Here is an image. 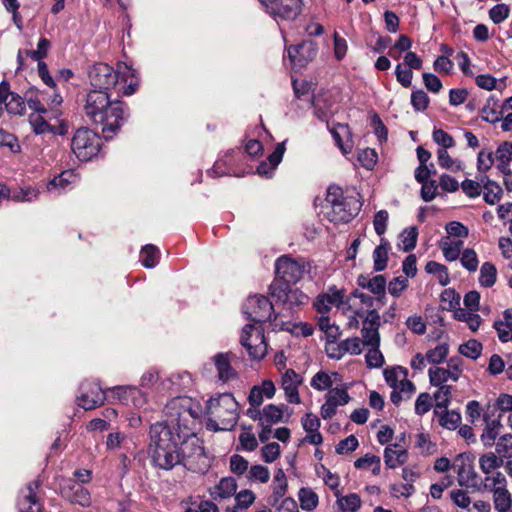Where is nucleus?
<instances>
[{"mask_svg":"<svg viewBox=\"0 0 512 512\" xmlns=\"http://www.w3.org/2000/svg\"><path fill=\"white\" fill-rule=\"evenodd\" d=\"M85 113L92 122L102 125L106 137L119 129L126 119L123 103L111 101L105 91L91 90L87 94Z\"/></svg>","mask_w":512,"mask_h":512,"instance_id":"1","label":"nucleus"},{"mask_svg":"<svg viewBox=\"0 0 512 512\" xmlns=\"http://www.w3.org/2000/svg\"><path fill=\"white\" fill-rule=\"evenodd\" d=\"M181 438L180 432L171 430L164 423L151 425L149 449L153 464L164 470L180 465L178 445Z\"/></svg>","mask_w":512,"mask_h":512,"instance_id":"2","label":"nucleus"},{"mask_svg":"<svg viewBox=\"0 0 512 512\" xmlns=\"http://www.w3.org/2000/svg\"><path fill=\"white\" fill-rule=\"evenodd\" d=\"M205 414L211 430H231L238 422V403L230 393L218 394L207 401Z\"/></svg>","mask_w":512,"mask_h":512,"instance_id":"3","label":"nucleus"},{"mask_svg":"<svg viewBox=\"0 0 512 512\" xmlns=\"http://www.w3.org/2000/svg\"><path fill=\"white\" fill-rule=\"evenodd\" d=\"M166 426L175 432L193 429L200 415L199 404L190 397L179 396L171 399L164 408Z\"/></svg>","mask_w":512,"mask_h":512,"instance_id":"4","label":"nucleus"},{"mask_svg":"<svg viewBox=\"0 0 512 512\" xmlns=\"http://www.w3.org/2000/svg\"><path fill=\"white\" fill-rule=\"evenodd\" d=\"M180 433L182 434L178 445L180 465L195 473H205L210 464L201 440L196 436L193 429Z\"/></svg>","mask_w":512,"mask_h":512,"instance_id":"5","label":"nucleus"},{"mask_svg":"<svg viewBox=\"0 0 512 512\" xmlns=\"http://www.w3.org/2000/svg\"><path fill=\"white\" fill-rule=\"evenodd\" d=\"M323 208L324 216L334 223H347L359 211L356 201L345 197L343 190L335 185L329 186Z\"/></svg>","mask_w":512,"mask_h":512,"instance_id":"6","label":"nucleus"},{"mask_svg":"<svg viewBox=\"0 0 512 512\" xmlns=\"http://www.w3.org/2000/svg\"><path fill=\"white\" fill-rule=\"evenodd\" d=\"M101 148V138L93 130L81 127L71 139V150L80 161H89L98 155Z\"/></svg>","mask_w":512,"mask_h":512,"instance_id":"7","label":"nucleus"},{"mask_svg":"<svg viewBox=\"0 0 512 512\" xmlns=\"http://www.w3.org/2000/svg\"><path fill=\"white\" fill-rule=\"evenodd\" d=\"M239 341L251 360L260 361L266 357L268 343L261 325L246 324L242 328Z\"/></svg>","mask_w":512,"mask_h":512,"instance_id":"8","label":"nucleus"},{"mask_svg":"<svg viewBox=\"0 0 512 512\" xmlns=\"http://www.w3.org/2000/svg\"><path fill=\"white\" fill-rule=\"evenodd\" d=\"M243 314L254 324L267 320H276L274 307L268 297L264 295L249 296L243 304Z\"/></svg>","mask_w":512,"mask_h":512,"instance_id":"9","label":"nucleus"},{"mask_svg":"<svg viewBox=\"0 0 512 512\" xmlns=\"http://www.w3.org/2000/svg\"><path fill=\"white\" fill-rule=\"evenodd\" d=\"M275 272L277 277L284 281L283 284H295L307 272V265L303 260H296L290 256L283 255L275 262Z\"/></svg>","mask_w":512,"mask_h":512,"instance_id":"10","label":"nucleus"},{"mask_svg":"<svg viewBox=\"0 0 512 512\" xmlns=\"http://www.w3.org/2000/svg\"><path fill=\"white\" fill-rule=\"evenodd\" d=\"M267 9V12L280 21H293L301 12L302 0H259Z\"/></svg>","mask_w":512,"mask_h":512,"instance_id":"11","label":"nucleus"},{"mask_svg":"<svg viewBox=\"0 0 512 512\" xmlns=\"http://www.w3.org/2000/svg\"><path fill=\"white\" fill-rule=\"evenodd\" d=\"M107 398L118 401L128 408H142L147 401L146 395L135 386H117L107 389Z\"/></svg>","mask_w":512,"mask_h":512,"instance_id":"12","label":"nucleus"},{"mask_svg":"<svg viewBox=\"0 0 512 512\" xmlns=\"http://www.w3.org/2000/svg\"><path fill=\"white\" fill-rule=\"evenodd\" d=\"M88 76L93 90L107 92L117 84V73L106 63L94 64L90 68Z\"/></svg>","mask_w":512,"mask_h":512,"instance_id":"13","label":"nucleus"},{"mask_svg":"<svg viewBox=\"0 0 512 512\" xmlns=\"http://www.w3.org/2000/svg\"><path fill=\"white\" fill-rule=\"evenodd\" d=\"M107 397V390H103L98 382L85 381L80 386V395L77 403L85 410L101 406Z\"/></svg>","mask_w":512,"mask_h":512,"instance_id":"14","label":"nucleus"},{"mask_svg":"<svg viewBox=\"0 0 512 512\" xmlns=\"http://www.w3.org/2000/svg\"><path fill=\"white\" fill-rule=\"evenodd\" d=\"M271 288L272 295L287 309L293 310L307 305L309 302V297L298 288L290 287L287 284L273 285Z\"/></svg>","mask_w":512,"mask_h":512,"instance_id":"15","label":"nucleus"},{"mask_svg":"<svg viewBox=\"0 0 512 512\" xmlns=\"http://www.w3.org/2000/svg\"><path fill=\"white\" fill-rule=\"evenodd\" d=\"M318 46L312 40H304L287 48L288 57L294 69L306 66L317 55Z\"/></svg>","mask_w":512,"mask_h":512,"instance_id":"16","label":"nucleus"},{"mask_svg":"<svg viewBox=\"0 0 512 512\" xmlns=\"http://www.w3.org/2000/svg\"><path fill=\"white\" fill-rule=\"evenodd\" d=\"M61 495L71 504H77L82 507L91 505L90 492L74 479H65L60 485Z\"/></svg>","mask_w":512,"mask_h":512,"instance_id":"17","label":"nucleus"},{"mask_svg":"<svg viewBox=\"0 0 512 512\" xmlns=\"http://www.w3.org/2000/svg\"><path fill=\"white\" fill-rule=\"evenodd\" d=\"M350 401V396L346 389L331 388L325 395V402L320 408V414L323 419H331L337 412L339 406H344Z\"/></svg>","mask_w":512,"mask_h":512,"instance_id":"18","label":"nucleus"},{"mask_svg":"<svg viewBox=\"0 0 512 512\" xmlns=\"http://www.w3.org/2000/svg\"><path fill=\"white\" fill-rule=\"evenodd\" d=\"M453 468L457 472V480L460 486L473 489L478 487V474L467 457L459 455L453 463Z\"/></svg>","mask_w":512,"mask_h":512,"instance_id":"19","label":"nucleus"},{"mask_svg":"<svg viewBox=\"0 0 512 512\" xmlns=\"http://www.w3.org/2000/svg\"><path fill=\"white\" fill-rule=\"evenodd\" d=\"M380 315L377 309L367 311L361 330L362 342L366 346H380Z\"/></svg>","mask_w":512,"mask_h":512,"instance_id":"20","label":"nucleus"},{"mask_svg":"<svg viewBox=\"0 0 512 512\" xmlns=\"http://www.w3.org/2000/svg\"><path fill=\"white\" fill-rule=\"evenodd\" d=\"M236 359L237 356L233 352H221L213 356L212 361L220 381L226 383L238 378V373L232 366Z\"/></svg>","mask_w":512,"mask_h":512,"instance_id":"21","label":"nucleus"},{"mask_svg":"<svg viewBox=\"0 0 512 512\" xmlns=\"http://www.w3.org/2000/svg\"><path fill=\"white\" fill-rule=\"evenodd\" d=\"M40 487L38 480L29 482L20 492L18 500L19 512H43L42 504L37 496Z\"/></svg>","mask_w":512,"mask_h":512,"instance_id":"22","label":"nucleus"},{"mask_svg":"<svg viewBox=\"0 0 512 512\" xmlns=\"http://www.w3.org/2000/svg\"><path fill=\"white\" fill-rule=\"evenodd\" d=\"M302 382V376L293 369H286L282 373L281 388L285 393V398L288 403L299 404L301 402L298 389Z\"/></svg>","mask_w":512,"mask_h":512,"instance_id":"23","label":"nucleus"},{"mask_svg":"<svg viewBox=\"0 0 512 512\" xmlns=\"http://www.w3.org/2000/svg\"><path fill=\"white\" fill-rule=\"evenodd\" d=\"M117 83H124L122 94L130 96L134 94L139 86V77L137 71L125 62L117 64Z\"/></svg>","mask_w":512,"mask_h":512,"instance_id":"24","label":"nucleus"},{"mask_svg":"<svg viewBox=\"0 0 512 512\" xmlns=\"http://www.w3.org/2000/svg\"><path fill=\"white\" fill-rule=\"evenodd\" d=\"M78 181V174L74 170H65L47 182L46 190L50 194L58 196L71 189Z\"/></svg>","mask_w":512,"mask_h":512,"instance_id":"25","label":"nucleus"},{"mask_svg":"<svg viewBox=\"0 0 512 512\" xmlns=\"http://www.w3.org/2000/svg\"><path fill=\"white\" fill-rule=\"evenodd\" d=\"M383 375L386 383L393 389L390 396L391 401L398 405L402 401V396L397 391V387L407 378L408 371L401 366H394L384 369Z\"/></svg>","mask_w":512,"mask_h":512,"instance_id":"26","label":"nucleus"},{"mask_svg":"<svg viewBox=\"0 0 512 512\" xmlns=\"http://www.w3.org/2000/svg\"><path fill=\"white\" fill-rule=\"evenodd\" d=\"M358 284L362 288L368 289L372 294L375 295L378 305H384L386 303V279L383 275H376L372 278L360 276L358 278Z\"/></svg>","mask_w":512,"mask_h":512,"instance_id":"27","label":"nucleus"},{"mask_svg":"<svg viewBox=\"0 0 512 512\" xmlns=\"http://www.w3.org/2000/svg\"><path fill=\"white\" fill-rule=\"evenodd\" d=\"M461 375V369L457 363L451 361L447 368L436 367L429 369V378L432 385L446 384L447 381H457Z\"/></svg>","mask_w":512,"mask_h":512,"instance_id":"28","label":"nucleus"},{"mask_svg":"<svg viewBox=\"0 0 512 512\" xmlns=\"http://www.w3.org/2000/svg\"><path fill=\"white\" fill-rule=\"evenodd\" d=\"M344 290L335 286L330 287L327 292L319 295L314 302V306L318 312L323 313L329 311L332 307H339L343 301Z\"/></svg>","mask_w":512,"mask_h":512,"instance_id":"29","label":"nucleus"},{"mask_svg":"<svg viewBox=\"0 0 512 512\" xmlns=\"http://www.w3.org/2000/svg\"><path fill=\"white\" fill-rule=\"evenodd\" d=\"M285 143L286 141L278 143L274 151L269 155L268 162L264 161L258 165L257 173L260 176L265 178H271L273 176L275 169L283 159Z\"/></svg>","mask_w":512,"mask_h":512,"instance_id":"30","label":"nucleus"},{"mask_svg":"<svg viewBox=\"0 0 512 512\" xmlns=\"http://www.w3.org/2000/svg\"><path fill=\"white\" fill-rule=\"evenodd\" d=\"M407 458V450L398 444H390L384 449V462L390 469L402 466Z\"/></svg>","mask_w":512,"mask_h":512,"instance_id":"31","label":"nucleus"},{"mask_svg":"<svg viewBox=\"0 0 512 512\" xmlns=\"http://www.w3.org/2000/svg\"><path fill=\"white\" fill-rule=\"evenodd\" d=\"M497 168L505 176L511 175L510 163L512 161V142H502L496 152Z\"/></svg>","mask_w":512,"mask_h":512,"instance_id":"32","label":"nucleus"},{"mask_svg":"<svg viewBox=\"0 0 512 512\" xmlns=\"http://www.w3.org/2000/svg\"><path fill=\"white\" fill-rule=\"evenodd\" d=\"M485 423L480 439L486 448H490L496 443L502 424L500 419L489 420L487 417H485Z\"/></svg>","mask_w":512,"mask_h":512,"instance_id":"33","label":"nucleus"},{"mask_svg":"<svg viewBox=\"0 0 512 512\" xmlns=\"http://www.w3.org/2000/svg\"><path fill=\"white\" fill-rule=\"evenodd\" d=\"M237 484L234 478H222L219 483L211 489V496L214 500L225 499L235 494Z\"/></svg>","mask_w":512,"mask_h":512,"instance_id":"34","label":"nucleus"},{"mask_svg":"<svg viewBox=\"0 0 512 512\" xmlns=\"http://www.w3.org/2000/svg\"><path fill=\"white\" fill-rule=\"evenodd\" d=\"M494 328L497 331L501 342H508L512 337V309L503 312V318L494 322Z\"/></svg>","mask_w":512,"mask_h":512,"instance_id":"35","label":"nucleus"},{"mask_svg":"<svg viewBox=\"0 0 512 512\" xmlns=\"http://www.w3.org/2000/svg\"><path fill=\"white\" fill-rule=\"evenodd\" d=\"M284 405L277 406L269 404L261 412V426H272L282 421Z\"/></svg>","mask_w":512,"mask_h":512,"instance_id":"36","label":"nucleus"},{"mask_svg":"<svg viewBox=\"0 0 512 512\" xmlns=\"http://www.w3.org/2000/svg\"><path fill=\"white\" fill-rule=\"evenodd\" d=\"M192 378L188 372H182L177 374H172L166 380L161 382L163 389H173L175 391L187 388L191 385Z\"/></svg>","mask_w":512,"mask_h":512,"instance_id":"37","label":"nucleus"},{"mask_svg":"<svg viewBox=\"0 0 512 512\" xmlns=\"http://www.w3.org/2000/svg\"><path fill=\"white\" fill-rule=\"evenodd\" d=\"M390 248L388 240L382 237L380 244L373 251L374 269L376 271H383L386 268Z\"/></svg>","mask_w":512,"mask_h":512,"instance_id":"38","label":"nucleus"},{"mask_svg":"<svg viewBox=\"0 0 512 512\" xmlns=\"http://www.w3.org/2000/svg\"><path fill=\"white\" fill-rule=\"evenodd\" d=\"M40 191L33 186L19 187L11 193L7 190L6 198H10L15 202H32L38 198Z\"/></svg>","mask_w":512,"mask_h":512,"instance_id":"39","label":"nucleus"},{"mask_svg":"<svg viewBox=\"0 0 512 512\" xmlns=\"http://www.w3.org/2000/svg\"><path fill=\"white\" fill-rule=\"evenodd\" d=\"M363 345L359 337L347 338L338 345L339 354H330V358L340 359L346 353L359 355Z\"/></svg>","mask_w":512,"mask_h":512,"instance_id":"40","label":"nucleus"},{"mask_svg":"<svg viewBox=\"0 0 512 512\" xmlns=\"http://www.w3.org/2000/svg\"><path fill=\"white\" fill-rule=\"evenodd\" d=\"M506 486V478L501 472H496L492 476L486 475L485 479L479 483L475 489L478 491H488L493 494L499 487Z\"/></svg>","mask_w":512,"mask_h":512,"instance_id":"41","label":"nucleus"},{"mask_svg":"<svg viewBox=\"0 0 512 512\" xmlns=\"http://www.w3.org/2000/svg\"><path fill=\"white\" fill-rule=\"evenodd\" d=\"M463 247V241L461 239H453L447 237L442 242V252L446 260L455 261L459 258Z\"/></svg>","mask_w":512,"mask_h":512,"instance_id":"42","label":"nucleus"},{"mask_svg":"<svg viewBox=\"0 0 512 512\" xmlns=\"http://www.w3.org/2000/svg\"><path fill=\"white\" fill-rule=\"evenodd\" d=\"M354 466L357 469L371 470L374 475H378L381 470V459L379 456L366 454L363 457L358 458L354 462Z\"/></svg>","mask_w":512,"mask_h":512,"instance_id":"43","label":"nucleus"},{"mask_svg":"<svg viewBox=\"0 0 512 512\" xmlns=\"http://www.w3.org/2000/svg\"><path fill=\"white\" fill-rule=\"evenodd\" d=\"M503 465V459L493 452L483 454L479 458V466L485 475H490L495 469Z\"/></svg>","mask_w":512,"mask_h":512,"instance_id":"44","label":"nucleus"},{"mask_svg":"<svg viewBox=\"0 0 512 512\" xmlns=\"http://www.w3.org/2000/svg\"><path fill=\"white\" fill-rule=\"evenodd\" d=\"M483 198L487 204L494 205L501 200L502 188L494 181L487 180L482 188Z\"/></svg>","mask_w":512,"mask_h":512,"instance_id":"45","label":"nucleus"},{"mask_svg":"<svg viewBox=\"0 0 512 512\" xmlns=\"http://www.w3.org/2000/svg\"><path fill=\"white\" fill-rule=\"evenodd\" d=\"M494 508L498 512H508L512 505V499L510 493L506 489V486L499 487L493 494Z\"/></svg>","mask_w":512,"mask_h":512,"instance_id":"46","label":"nucleus"},{"mask_svg":"<svg viewBox=\"0 0 512 512\" xmlns=\"http://www.w3.org/2000/svg\"><path fill=\"white\" fill-rule=\"evenodd\" d=\"M55 118L53 114H32L30 115V124L36 134L51 133L52 125L49 120Z\"/></svg>","mask_w":512,"mask_h":512,"instance_id":"47","label":"nucleus"},{"mask_svg":"<svg viewBox=\"0 0 512 512\" xmlns=\"http://www.w3.org/2000/svg\"><path fill=\"white\" fill-rule=\"evenodd\" d=\"M159 255L158 248L148 244L141 249L140 261L145 268H154L158 264Z\"/></svg>","mask_w":512,"mask_h":512,"instance_id":"48","label":"nucleus"},{"mask_svg":"<svg viewBox=\"0 0 512 512\" xmlns=\"http://www.w3.org/2000/svg\"><path fill=\"white\" fill-rule=\"evenodd\" d=\"M246 477L251 483L265 484L270 480V471L266 466L253 465L249 468Z\"/></svg>","mask_w":512,"mask_h":512,"instance_id":"49","label":"nucleus"},{"mask_svg":"<svg viewBox=\"0 0 512 512\" xmlns=\"http://www.w3.org/2000/svg\"><path fill=\"white\" fill-rule=\"evenodd\" d=\"M418 232L415 227H409L403 230L399 235L398 246L405 252L413 250L416 246Z\"/></svg>","mask_w":512,"mask_h":512,"instance_id":"50","label":"nucleus"},{"mask_svg":"<svg viewBox=\"0 0 512 512\" xmlns=\"http://www.w3.org/2000/svg\"><path fill=\"white\" fill-rule=\"evenodd\" d=\"M337 376V373L330 375L324 371H319L312 377L310 385L317 391L330 390L333 385L332 377Z\"/></svg>","mask_w":512,"mask_h":512,"instance_id":"51","label":"nucleus"},{"mask_svg":"<svg viewBox=\"0 0 512 512\" xmlns=\"http://www.w3.org/2000/svg\"><path fill=\"white\" fill-rule=\"evenodd\" d=\"M438 164L440 167L444 169H448L451 171H460L463 168L461 161L457 159H453L447 149H439L437 151Z\"/></svg>","mask_w":512,"mask_h":512,"instance_id":"52","label":"nucleus"},{"mask_svg":"<svg viewBox=\"0 0 512 512\" xmlns=\"http://www.w3.org/2000/svg\"><path fill=\"white\" fill-rule=\"evenodd\" d=\"M497 277L496 267L490 263L485 262L480 269L479 282L484 287H491L495 284Z\"/></svg>","mask_w":512,"mask_h":512,"instance_id":"53","label":"nucleus"},{"mask_svg":"<svg viewBox=\"0 0 512 512\" xmlns=\"http://www.w3.org/2000/svg\"><path fill=\"white\" fill-rule=\"evenodd\" d=\"M337 503L342 512H356L361 506V499L357 494L351 493L338 497Z\"/></svg>","mask_w":512,"mask_h":512,"instance_id":"54","label":"nucleus"},{"mask_svg":"<svg viewBox=\"0 0 512 512\" xmlns=\"http://www.w3.org/2000/svg\"><path fill=\"white\" fill-rule=\"evenodd\" d=\"M299 501L304 510H313L318 504L317 494L309 488H301L299 491Z\"/></svg>","mask_w":512,"mask_h":512,"instance_id":"55","label":"nucleus"},{"mask_svg":"<svg viewBox=\"0 0 512 512\" xmlns=\"http://www.w3.org/2000/svg\"><path fill=\"white\" fill-rule=\"evenodd\" d=\"M425 269L428 273L436 275L439 283L442 286H445L449 283L448 271L444 265L435 261H429L426 264Z\"/></svg>","mask_w":512,"mask_h":512,"instance_id":"56","label":"nucleus"},{"mask_svg":"<svg viewBox=\"0 0 512 512\" xmlns=\"http://www.w3.org/2000/svg\"><path fill=\"white\" fill-rule=\"evenodd\" d=\"M449 347L446 343H439L426 353V359L433 364L441 363L448 355Z\"/></svg>","mask_w":512,"mask_h":512,"instance_id":"57","label":"nucleus"},{"mask_svg":"<svg viewBox=\"0 0 512 512\" xmlns=\"http://www.w3.org/2000/svg\"><path fill=\"white\" fill-rule=\"evenodd\" d=\"M318 325L320 330L325 333L328 342H334L339 336V328L331 323L329 317L321 316Z\"/></svg>","mask_w":512,"mask_h":512,"instance_id":"58","label":"nucleus"},{"mask_svg":"<svg viewBox=\"0 0 512 512\" xmlns=\"http://www.w3.org/2000/svg\"><path fill=\"white\" fill-rule=\"evenodd\" d=\"M481 351L482 344L475 339H471L459 346V352L471 359H477L481 355Z\"/></svg>","mask_w":512,"mask_h":512,"instance_id":"59","label":"nucleus"},{"mask_svg":"<svg viewBox=\"0 0 512 512\" xmlns=\"http://www.w3.org/2000/svg\"><path fill=\"white\" fill-rule=\"evenodd\" d=\"M365 360L369 368H380L384 364V356L379 349V346H369Z\"/></svg>","mask_w":512,"mask_h":512,"instance_id":"60","label":"nucleus"},{"mask_svg":"<svg viewBox=\"0 0 512 512\" xmlns=\"http://www.w3.org/2000/svg\"><path fill=\"white\" fill-rule=\"evenodd\" d=\"M494 445L496 446L497 454L501 458L512 456V434L502 435Z\"/></svg>","mask_w":512,"mask_h":512,"instance_id":"61","label":"nucleus"},{"mask_svg":"<svg viewBox=\"0 0 512 512\" xmlns=\"http://www.w3.org/2000/svg\"><path fill=\"white\" fill-rule=\"evenodd\" d=\"M239 441L242 448L246 451H254L258 446V441L251 427L243 428L239 435Z\"/></svg>","mask_w":512,"mask_h":512,"instance_id":"62","label":"nucleus"},{"mask_svg":"<svg viewBox=\"0 0 512 512\" xmlns=\"http://www.w3.org/2000/svg\"><path fill=\"white\" fill-rule=\"evenodd\" d=\"M438 390L434 393L437 408H447L451 397V386L446 384L435 385Z\"/></svg>","mask_w":512,"mask_h":512,"instance_id":"63","label":"nucleus"},{"mask_svg":"<svg viewBox=\"0 0 512 512\" xmlns=\"http://www.w3.org/2000/svg\"><path fill=\"white\" fill-rule=\"evenodd\" d=\"M461 422L460 413L452 410L445 411L439 418V423L442 427L447 428L449 430H454Z\"/></svg>","mask_w":512,"mask_h":512,"instance_id":"64","label":"nucleus"}]
</instances>
